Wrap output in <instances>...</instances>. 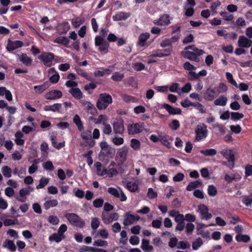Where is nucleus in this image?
Returning a JSON list of instances; mask_svg holds the SVG:
<instances>
[{
  "instance_id": "nucleus-1",
  "label": "nucleus",
  "mask_w": 252,
  "mask_h": 252,
  "mask_svg": "<svg viewBox=\"0 0 252 252\" xmlns=\"http://www.w3.org/2000/svg\"><path fill=\"white\" fill-rule=\"evenodd\" d=\"M99 146L101 150L98 154V158L102 162L107 163L114 158L116 150L105 141L100 142Z\"/></svg>"
},
{
  "instance_id": "nucleus-2",
  "label": "nucleus",
  "mask_w": 252,
  "mask_h": 252,
  "mask_svg": "<svg viewBox=\"0 0 252 252\" xmlns=\"http://www.w3.org/2000/svg\"><path fill=\"white\" fill-rule=\"evenodd\" d=\"M113 102L112 96L108 94L102 93L99 95L96 101V106L99 110H103L106 109L108 105Z\"/></svg>"
},
{
  "instance_id": "nucleus-3",
  "label": "nucleus",
  "mask_w": 252,
  "mask_h": 252,
  "mask_svg": "<svg viewBox=\"0 0 252 252\" xmlns=\"http://www.w3.org/2000/svg\"><path fill=\"white\" fill-rule=\"evenodd\" d=\"M65 218L73 225L80 228L84 227L85 221L74 213H67L65 215Z\"/></svg>"
},
{
  "instance_id": "nucleus-4",
  "label": "nucleus",
  "mask_w": 252,
  "mask_h": 252,
  "mask_svg": "<svg viewBox=\"0 0 252 252\" xmlns=\"http://www.w3.org/2000/svg\"><path fill=\"white\" fill-rule=\"evenodd\" d=\"M95 45L99 47V50L102 53H107L109 44L106 41H105L102 37L96 36L95 38Z\"/></svg>"
},
{
  "instance_id": "nucleus-5",
  "label": "nucleus",
  "mask_w": 252,
  "mask_h": 252,
  "mask_svg": "<svg viewBox=\"0 0 252 252\" xmlns=\"http://www.w3.org/2000/svg\"><path fill=\"white\" fill-rule=\"evenodd\" d=\"M55 56L51 52H43L38 56V59L40 60L45 65L50 67L52 65V61L54 60Z\"/></svg>"
},
{
  "instance_id": "nucleus-6",
  "label": "nucleus",
  "mask_w": 252,
  "mask_h": 252,
  "mask_svg": "<svg viewBox=\"0 0 252 252\" xmlns=\"http://www.w3.org/2000/svg\"><path fill=\"white\" fill-rule=\"evenodd\" d=\"M127 153L128 150L126 147L119 149L117 151L116 160L118 161L119 165L123 164L126 160Z\"/></svg>"
},
{
  "instance_id": "nucleus-7",
  "label": "nucleus",
  "mask_w": 252,
  "mask_h": 252,
  "mask_svg": "<svg viewBox=\"0 0 252 252\" xmlns=\"http://www.w3.org/2000/svg\"><path fill=\"white\" fill-rule=\"evenodd\" d=\"M120 191L116 188L110 187L108 189V192L114 197L120 198L121 201H126L127 200V197L124 192L120 189Z\"/></svg>"
},
{
  "instance_id": "nucleus-8",
  "label": "nucleus",
  "mask_w": 252,
  "mask_h": 252,
  "mask_svg": "<svg viewBox=\"0 0 252 252\" xmlns=\"http://www.w3.org/2000/svg\"><path fill=\"white\" fill-rule=\"evenodd\" d=\"M113 131L116 134H120L123 135L125 131L124 126V121L121 119L115 122L113 124Z\"/></svg>"
},
{
  "instance_id": "nucleus-9",
  "label": "nucleus",
  "mask_w": 252,
  "mask_h": 252,
  "mask_svg": "<svg viewBox=\"0 0 252 252\" xmlns=\"http://www.w3.org/2000/svg\"><path fill=\"white\" fill-rule=\"evenodd\" d=\"M81 138L85 140L86 145H89L90 147H94L95 142L92 139V131L91 130L87 129L83 131L81 134Z\"/></svg>"
},
{
  "instance_id": "nucleus-10",
  "label": "nucleus",
  "mask_w": 252,
  "mask_h": 252,
  "mask_svg": "<svg viewBox=\"0 0 252 252\" xmlns=\"http://www.w3.org/2000/svg\"><path fill=\"white\" fill-rule=\"evenodd\" d=\"M172 47H168L165 49H158L157 50L156 53L150 55L148 58L159 57L162 58L167 57L171 55L172 51Z\"/></svg>"
},
{
  "instance_id": "nucleus-11",
  "label": "nucleus",
  "mask_w": 252,
  "mask_h": 252,
  "mask_svg": "<svg viewBox=\"0 0 252 252\" xmlns=\"http://www.w3.org/2000/svg\"><path fill=\"white\" fill-rule=\"evenodd\" d=\"M81 103L83 106L84 109L88 113L92 115L97 114V110L93 104L91 102L85 100H82Z\"/></svg>"
},
{
  "instance_id": "nucleus-12",
  "label": "nucleus",
  "mask_w": 252,
  "mask_h": 252,
  "mask_svg": "<svg viewBox=\"0 0 252 252\" xmlns=\"http://www.w3.org/2000/svg\"><path fill=\"white\" fill-rule=\"evenodd\" d=\"M153 23L157 26H168L170 24V16L168 14H164L158 19L154 20Z\"/></svg>"
},
{
  "instance_id": "nucleus-13",
  "label": "nucleus",
  "mask_w": 252,
  "mask_h": 252,
  "mask_svg": "<svg viewBox=\"0 0 252 252\" xmlns=\"http://www.w3.org/2000/svg\"><path fill=\"white\" fill-rule=\"evenodd\" d=\"M204 52H191L190 51H183L181 54L185 58L191 61H197L198 57L202 55Z\"/></svg>"
},
{
  "instance_id": "nucleus-14",
  "label": "nucleus",
  "mask_w": 252,
  "mask_h": 252,
  "mask_svg": "<svg viewBox=\"0 0 252 252\" xmlns=\"http://www.w3.org/2000/svg\"><path fill=\"white\" fill-rule=\"evenodd\" d=\"M63 96L62 92L58 90H52L44 95L45 99L48 100H56L61 98Z\"/></svg>"
},
{
  "instance_id": "nucleus-15",
  "label": "nucleus",
  "mask_w": 252,
  "mask_h": 252,
  "mask_svg": "<svg viewBox=\"0 0 252 252\" xmlns=\"http://www.w3.org/2000/svg\"><path fill=\"white\" fill-rule=\"evenodd\" d=\"M140 219V218L139 216H135L130 214L129 212H128L126 213L125 215L123 224L125 226L132 224L135 221L139 220Z\"/></svg>"
},
{
  "instance_id": "nucleus-16",
  "label": "nucleus",
  "mask_w": 252,
  "mask_h": 252,
  "mask_svg": "<svg viewBox=\"0 0 252 252\" xmlns=\"http://www.w3.org/2000/svg\"><path fill=\"white\" fill-rule=\"evenodd\" d=\"M142 126L140 123L129 124L127 126L128 134L134 135L141 132L142 131Z\"/></svg>"
},
{
  "instance_id": "nucleus-17",
  "label": "nucleus",
  "mask_w": 252,
  "mask_h": 252,
  "mask_svg": "<svg viewBox=\"0 0 252 252\" xmlns=\"http://www.w3.org/2000/svg\"><path fill=\"white\" fill-rule=\"evenodd\" d=\"M238 45L240 47L248 48L252 46V40L244 35H241L239 37Z\"/></svg>"
},
{
  "instance_id": "nucleus-18",
  "label": "nucleus",
  "mask_w": 252,
  "mask_h": 252,
  "mask_svg": "<svg viewBox=\"0 0 252 252\" xmlns=\"http://www.w3.org/2000/svg\"><path fill=\"white\" fill-rule=\"evenodd\" d=\"M23 46V42L20 40L12 41L8 39L6 49L8 51H12Z\"/></svg>"
},
{
  "instance_id": "nucleus-19",
  "label": "nucleus",
  "mask_w": 252,
  "mask_h": 252,
  "mask_svg": "<svg viewBox=\"0 0 252 252\" xmlns=\"http://www.w3.org/2000/svg\"><path fill=\"white\" fill-rule=\"evenodd\" d=\"M162 108L165 109L170 115H178L182 113V110L180 108H175L168 104L163 103Z\"/></svg>"
},
{
  "instance_id": "nucleus-20",
  "label": "nucleus",
  "mask_w": 252,
  "mask_h": 252,
  "mask_svg": "<svg viewBox=\"0 0 252 252\" xmlns=\"http://www.w3.org/2000/svg\"><path fill=\"white\" fill-rule=\"evenodd\" d=\"M196 140L199 141L205 137V124L198 125L195 130Z\"/></svg>"
},
{
  "instance_id": "nucleus-21",
  "label": "nucleus",
  "mask_w": 252,
  "mask_h": 252,
  "mask_svg": "<svg viewBox=\"0 0 252 252\" xmlns=\"http://www.w3.org/2000/svg\"><path fill=\"white\" fill-rule=\"evenodd\" d=\"M150 34L148 32L140 34L138 37L137 45L141 47L146 46L147 45L146 41L150 38Z\"/></svg>"
},
{
  "instance_id": "nucleus-22",
  "label": "nucleus",
  "mask_w": 252,
  "mask_h": 252,
  "mask_svg": "<svg viewBox=\"0 0 252 252\" xmlns=\"http://www.w3.org/2000/svg\"><path fill=\"white\" fill-rule=\"evenodd\" d=\"M242 175L240 173L236 172L230 175L225 174L224 179L227 183H231L233 180L238 181L241 180Z\"/></svg>"
},
{
  "instance_id": "nucleus-23",
  "label": "nucleus",
  "mask_w": 252,
  "mask_h": 252,
  "mask_svg": "<svg viewBox=\"0 0 252 252\" xmlns=\"http://www.w3.org/2000/svg\"><path fill=\"white\" fill-rule=\"evenodd\" d=\"M118 219V214L117 213H113L109 215H102V220L106 224L110 223L112 221L116 220Z\"/></svg>"
},
{
  "instance_id": "nucleus-24",
  "label": "nucleus",
  "mask_w": 252,
  "mask_h": 252,
  "mask_svg": "<svg viewBox=\"0 0 252 252\" xmlns=\"http://www.w3.org/2000/svg\"><path fill=\"white\" fill-rule=\"evenodd\" d=\"M129 16L130 14L129 13L119 12L113 16L112 19L114 21L125 20L127 19Z\"/></svg>"
},
{
  "instance_id": "nucleus-25",
  "label": "nucleus",
  "mask_w": 252,
  "mask_h": 252,
  "mask_svg": "<svg viewBox=\"0 0 252 252\" xmlns=\"http://www.w3.org/2000/svg\"><path fill=\"white\" fill-rule=\"evenodd\" d=\"M206 94L210 100H213L219 95L216 88L213 87H210L206 91Z\"/></svg>"
},
{
  "instance_id": "nucleus-26",
  "label": "nucleus",
  "mask_w": 252,
  "mask_h": 252,
  "mask_svg": "<svg viewBox=\"0 0 252 252\" xmlns=\"http://www.w3.org/2000/svg\"><path fill=\"white\" fill-rule=\"evenodd\" d=\"M58 205V201L57 199H48L46 200L43 204V208L46 210H48L50 208L54 207Z\"/></svg>"
},
{
  "instance_id": "nucleus-27",
  "label": "nucleus",
  "mask_w": 252,
  "mask_h": 252,
  "mask_svg": "<svg viewBox=\"0 0 252 252\" xmlns=\"http://www.w3.org/2000/svg\"><path fill=\"white\" fill-rule=\"evenodd\" d=\"M68 92L76 99H80L83 97V93L78 88H71Z\"/></svg>"
},
{
  "instance_id": "nucleus-28",
  "label": "nucleus",
  "mask_w": 252,
  "mask_h": 252,
  "mask_svg": "<svg viewBox=\"0 0 252 252\" xmlns=\"http://www.w3.org/2000/svg\"><path fill=\"white\" fill-rule=\"evenodd\" d=\"M50 86V83L47 81L41 85L35 86L34 90L36 94H40L47 89Z\"/></svg>"
},
{
  "instance_id": "nucleus-29",
  "label": "nucleus",
  "mask_w": 252,
  "mask_h": 252,
  "mask_svg": "<svg viewBox=\"0 0 252 252\" xmlns=\"http://www.w3.org/2000/svg\"><path fill=\"white\" fill-rule=\"evenodd\" d=\"M50 140L52 146L58 150L61 149L65 146V142L64 141L60 143L57 142V136L55 135H52L50 137Z\"/></svg>"
},
{
  "instance_id": "nucleus-30",
  "label": "nucleus",
  "mask_w": 252,
  "mask_h": 252,
  "mask_svg": "<svg viewBox=\"0 0 252 252\" xmlns=\"http://www.w3.org/2000/svg\"><path fill=\"white\" fill-rule=\"evenodd\" d=\"M201 185L202 182L200 180L191 182L187 186L186 189L188 191H191L196 188L200 187Z\"/></svg>"
},
{
  "instance_id": "nucleus-31",
  "label": "nucleus",
  "mask_w": 252,
  "mask_h": 252,
  "mask_svg": "<svg viewBox=\"0 0 252 252\" xmlns=\"http://www.w3.org/2000/svg\"><path fill=\"white\" fill-rule=\"evenodd\" d=\"M141 248L146 252H150L153 249V247L149 245V240L145 239L142 240Z\"/></svg>"
},
{
  "instance_id": "nucleus-32",
  "label": "nucleus",
  "mask_w": 252,
  "mask_h": 252,
  "mask_svg": "<svg viewBox=\"0 0 252 252\" xmlns=\"http://www.w3.org/2000/svg\"><path fill=\"white\" fill-rule=\"evenodd\" d=\"M94 166L96 169V173L98 176H102L106 175V169L104 167L102 169V164L99 161H97L94 163Z\"/></svg>"
},
{
  "instance_id": "nucleus-33",
  "label": "nucleus",
  "mask_w": 252,
  "mask_h": 252,
  "mask_svg": "<svg viewBox=\"0 0 252 252\" xmlns=\"http://www.w3.org/2000/svg\"><path fill=\"white\" fill-rule=\"evenodd\" d=\"M200 76H205V69H202L198 74L192 71H189L188 78L189 80H193L196 79H198V78Z\"/></svg>"
},
{
  "instance_id": "nucleus-34",
  "label": "nucleus",
  "mask_w": 252,
  "mask_h": 252,
  "mask_svg": "<svg viewBox=\"0 0 252 252\" xmlns=\"http://www.w3.org/2000/svg\"><path fill=\"white\" fill-rule=\"evenodd\" d=\"M227 98L223 95H221L220 97L214 101V104L216 106H224L227 103Z\"/></svg>"
},
{
  "instance_id": "nucleus-35",
  "label": "nucleus",
  "mask_w": 252,
  "mask_h": 252,
  "mask_svg": "<svg viewBox=\"0 0 252 252\" xmlns=\"http://www.w3.org/2000/svg\"><path fill=\"white\" fill-rule=\"evenodd\" d=\"M73 123L77 126L79 131H82L84 129L83 124L82 122L79 115H75L73 117Z\"/></svg>"
},
{
  "instance_id": "nucleus-36",
  "label": "nucleus",
  "mask_w": 252,
  "mask_h": 252,
  "mask_svg": "<svg viewBox=\"0 0 252 252\" xmlns=\"http://www.w3.org/2000/svg\"><path fill=\"white\" fill-rule=\"evenodd\" d=\"M54 42L67 46L69 43V40L66 37L60 36L55 39Z\"/></svg>"
},
{
  "instance_id": "nucleus-37",
  "label": "nucleus",
  "mask_w": 252,
  "mask_h": 252,
  "mask_svg": "<svg viewBox=\"0 0 252 252\" xmlns=\"http://www.w3.org/2000/svg\"><path fill=\"white\" fill-rule=\"evenodd\" d=\"M4 247H6L11 252H15L16 250V246L13 241L10 240H6L3 243Z\"/></svg>"
},
{
  "instance_id": "nucleus-38",
  "label": "nucleus",
  "mask_w": 252,
  "mask_h": 252,
  "mask_svg": "<svg viewBox=\"0 0 252 252\" xmlns=\"http://www.w3.org/2000/svg\"><path fill=\"white\" fill-rule=\"evenodd\" d=\"M215 88H216L217 92L219 94L226 93L228 90L227 85L224 83H220L217 87H215Z\"/></svg>"
},
{
  "instance_id": "nucleus-39",
  "label": "nucleus",
  "mask_w": 252,
  "mask_h": 252,
  "mask_svg": "<svg viewBox=\"0 0 252 252\" xmlns=\"http://www.w3.org/2000/svg\"><path fill=\"white\" fill-rule=\"evenodd\" d=\"M65 237H63L59 233H53L49 236V240L51 242L55 241L56 243H59Z\"/></svg>"
},
{
  "instance_id": "nucleus-40",
  "label": "nucleus",
  "mask_w": 252,
  "mask_h": 252,
  "mask_svg": "<svg viewBox=\"0 0 252 252\" xmlns=\"http://www.w3.org/2000/svg\"><path fill=\"white\" fill-rule=\"evenodd\" d=\"M20 61L27 66H30L32 63V60L24 53L22 54Z\"/></svg>"
},
{
  "instance_id": "nucleus-41",
  "label": "nucleus",
  "mask_w": 252,
  "mask_h": 252,
  "mask_svg": "<svg viewBox=\"0 0 252 252\" xmlns=\"http://www.w3.org/2000/svg\"><path fill=\"white\" fill-rule=\"evenodd\" d=\"M160 142L168 149L171 147V143L168 140L167 135L166 134L160 135Z\"/></svg>"
},
{
  "instance_id": "nucleus-42",
  "label": "nucleus",
  "mask_w": 252,
  "mask_h": 252,
  "mask_svg": "<svg viewBox=\"0 0 252 252\" xmlns=\"http://www.w3.org/2000/svg\"><path fill=\"white\" fill-rule=\"evenodd\" d=\"M194 6H189L188 4H185L184 8L185 10V15L187 17H190L194 13Z\"/></svg>"
},
{
  "instance_id": "nucleus-43",
  "label": "nucleus",
  "mask_w": 252,
  "mask_h": 252,
  "mask_svg": "<svg viewBox=\"0 0 252 252\" xmlns=\"http://www.w3.org/2000/svg\"><path fill=\"white\" fill-rule=\"evenodd\" d=\"M242 202L247 207L251 206L252 205V194L250 195L243 196Z\"/></svg>"
},
{
  "instance_id": "nucleus-44",
  "label": "nucleus",
  "mask_w": 252,
  "mask_h": 252,
  "mask_svg": "<svg viewBox=\"0 0 252 252\" xmlns=\"http://www.w3.org/2000/svg\"><path fill=\"white\" fill-rule=\"evenodd\" d=\"M235 239L237 242H243L247 243L250 241V237L248 235H242L241 234H238L236 235Z\"/></svg>"
},
{
  "instance_id": "nucleus-45",
  "label": "nucleus",
  "mask_w": 252,
  "mask_h": 252,
  "mask_svg": "<svg viewBox=\"0 0 252 252\" xmlns=\"http://www.w3.org/2000/svg\"><path fill=\"white\" fill-rule=\"evenodd\" d=\"M49 182V179L42 177L39 180V184L36 186L37 189L44 188Z\"/></svg>"
},
{
  "instance_id": "nucleus-46",
  "label": "nucleus",
  "mask_w": 252,
  "mask_h": 252,
  "mask_svg": "<svg viewBox=\"0 0 252 252\" xmlns=\"http://www.w3.org/2000/svg\"><path fill=\"white\" fill-rule=\"evenodd\" d=\"M124 75L123 73L119 72H116L112 76L111 79L115 82H120L124 78Z\"/></svg>"
},
{
  "instance_id": "nucleus-47",
  "label": "nucleus",
  "mask_w": 252,
  "mask_h": 252,
  "mask_svg": "<svg viewBox=\"0 0 252 252\" xmlns=\"http://www.w3.org/2000/svg\"><path fill=\"white\" fill-rule=\"evenodd\" d=\"M225 75L226 79L227 80L228 82L234 86L237 87V83L233 79L232 74L230 72H226Z\"/></svg>"
},
{
  "instance_id": "nucleus-48",
  "label": "nucleus",
  "mask_w": 252,
  "mask_h": 252,
  "mask_svg": "<svg viewBox=\"0 0 252 252\" xmlns=\"http://www.w3.org/2000/svg\"><path fill=\"white\" fill-rule=\"evenodd\" d=\"M230 116L231 119L234 121H237L244 117V115L239 112H232L230 113Z\"/></svg>"
},
{
  "instance_id": "nucleus-49",
  "label": "nucleus",
  "mask_w": 252,
  "mask_h": 252,
  "mask_svg": "<svg viewBox=\"0 0 252 252\" xmlns=\"http://www.w3.org/2000/svg\"><path fill=\"white\" fill-rule=\"evenodd\" d=\"M111 73V70L109 69H105L103 71L97 70L94 72V75L95 77H102L105 74L108 75Z\"/></svg>"
},
{
  "instance_id": "nucleus-50",
  "label": "nucleus",
  "mask_w": 252,
  "mask_h": 252,
  "mask_svg": "<svg viewBox=\"0 0 252 252\" xmlns=\"http://www.w3.org/2000/svg\"><path fill=\"white\" fill-rule=\"evenodd\" d=\"M2 173L3 176L7 178H9L11 176V169L8 166H4L2 168Z\"/></svg>"
},
{
  "instance_id": "nucleus-51",
  "label": "nucleus",
  "mask_w": 252,
  "mask_h": 252,
  "mask_svg": "<svg viewBox=\"0 0 252 252\" xmlns=\"http://www.w3.org/2000/svg\"><path fill=\"white\" fill-rule=\"evenodd\" d=\"M38 162L37 159H34L33 160V163L29 168L28 171L29 174H32L38 169V166L37 165Z\"/></svg>"
},
{
  "instance_id": "nucleus-52",
  "label": "nucleus",
  "mask_w": 252,
  "mask_h": 252,
  "mask_svg": "<svg viewBox=\"0 0 252 252\" xmlns=\"http://www.w3.org/2000/svg\"><path fill=\"white\" fill-rule=\"evenodd\" d=\"M140 145L141 143L138 140L134 138L131 140L130 146L134 150H138L139 149Z\"/></svg>"
},
{
  "instance_id": "nucleus-53",
  "label": "nucleus",
  "mask_w": 252,
  "mask_h": 252,
  "mask_svg": "<svg viewBox=\"0 0 252 252\" xmlns=\"http://www.w3.org/2000/svg\"><path fill=\"white\" fill-rule=\"evenodd\" d=\"M103 125L104 126L102 129L103 133L107 135L110 134L112 132V128L111 126L104 122L103 123Z\"/></svg>"
},
{
  "instance_id": "nucleus-54",
  "label": "nucleus",
  "mask_w": 252,
  "mask_h": 252,
  "mask_svg": "<svg viewBox=\"0 0 252 252\" xmlns=\"http://www.w3.org/2000/svg\"><path fill=\"white\" fill-rule=\"evenodd\" d=\"M180 124L179 121L176 119L173 120L169 125V127L172 130H176L179 128Z\"/></svg>"
},
{
  "instance_id": "nucleus-55",
  "label": "nucleus",
  "mask_w": 252,
  "mask_h": 252,
  "mask_svg": "<svg viewBox=\"0 0 252 252\" xmlns=\"http://www.w3.org/2000/svg\"><path fill=\"white\" fill-rule=\"evenodd\" d=\"M220 5V1H217L213 2L210 6L212 15H215L217 14L216 9Z\"/></svg>"
},
{
  "instance_id": "nucleus-56",
  "label": "nucleus",
  "mask_w": 252,
  "mask_h": 252,
  "mask_svg": "<svg viewBox=\"0 0 252 252\" xmlns=\"http://www.w3.org/2000/svg\"><path fill=\"white\" fill-rule=\"evenodd\" d=\"M84 20L80 18H76V19H72V24L75 28L79 27L81 25L83 24Z\"/></svg>"
},
{
  "instance_id": "nucleus-57",
  "label": "nucleus",
  "mask_w": 252,
  "mask_h": 252,
  "mask_svg": "<svg viewBox=\"0 0 252 252\" xmlns=\"http://www.w3.org/2000/svg\"><path fill=\"white\" fill-rule=\"evenodd\" d=\"M43 166L45 170L48 171H53L54 169V166L51 161H47L43 163Z\"/></svg>"
},
{
  "instance_id": "nucleus-58",
  "label": "nucleus",
  "mask_w": 252,
  "mask_h": 252,
  "mask_svg": "<svg viewBox=\"0 0 252 252\" xmlns=\"http://www.w3.org/2000/svg\"><path fill=\"white\" fill-rule=\"evenodd\" d=\"M127 188L130 192H134L138 189V187L135 183H128L127 184Z\"/></svg>"
},
{
  "instance_id": "nucleus-59",
  "label": "nucleus",
  "mask_w": 252,
  "mask_h": 252,
  "mask_svg": "<svg viewBox=\"0 0 252 252\" xmlns=\"http://www.w3.org/2000/svg\"><path fill=\"white\" fill-rule=\"evenodd\" d=\"M207 191L208 194L211 196H215L217 193L216 188L213 185H210L208 186Z\"/></svg>"
},
{
  "instance_id": "nucleus-60",
  "label": "nucleus",
  "mask_w": 252,
  "mask_h": 252,
  "mask_svg": "<svg viewBox=\"0 0 252 252\" xmlns=\"http://www.w3.org/2000/svg\"><path fill=\"white\" fill-rule=\"evenodd\" d=\"M178 249H181L185 250L190 247V245L187 241H181L179 242L178 245L177 246Z\"/></svg>"
},
{
  "instance_id": "nucleus-61",
  "label": "nucleus",
  "mask_w": 252,
  "mask_h": 252,
  "mask_svg": "<svg viewBox=\"0 0 252 252\" xmlns=\"http://www.w3.org/2000/svg\"><path fill=\"white\" fill-rule=\"evenodd\" d=\"M48 221L53 224L57 225L59 222V219L56 216L51 215L48 217Z\"/></svg>"
},
{
  "instance_id": "nucleus-62",
  "label": "nucleus",
  "mask_w": 252,
  "mask_h": 252,
  "mask_svg": "<svg viewBox=\"0 0 252 252\" xmlns=\"http://www.w3.org/2000/svg\"><path fill=\"white\" fill-rule=\"evenodd\" d=\"M93 245L97 247L107 246L108 245V243L106 241L98 239L94 242Z\"/></svg>"
},
{
  "instance_id": "nucleus-63",
  "label": "nucleus",
  "mask_w": 252,
  "mask_h": 252,
  "mask_svg": "<svg viewBox=\"0 0 252 252\" xmlns=\"http://www.w3.org/2000/svg\"><path fill=\"white\" fill-rule=\"evenodd\" d=\"M122 97L124 101L127 103L130 102H135V100L136 99V98L134 97L126 94H123L122 96Z\"/></svg>"
},
{
  "instance_id": "nucleus-64",
  "label": "nucleus",
  "mask_w": 252,
  "mask_h": 252,
  "mask_svg": "<svg viewBox=\"0 0 252 252\" xmlns=\"http://www.w3.org/2000/svg\"><path fill=\"white\" fill-rule=\"evenodd\" d=\"M104 200L102 198H97L94 200L93 205L95 208H100L102 206Z\"/></svg>"
}]
</instances>
